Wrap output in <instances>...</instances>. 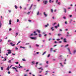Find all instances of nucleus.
Here are the masks:
<instances>
[{"instance_id":"f257e3e1","label":"nucleus","mask_w":76,"mask_h":76,"mask_svg":"<svg viewBox=\"0 0 76 76\" xmlns=\"http://www.w3.org/2000/svg\"><path fill=\"white\" fill-rule=\"evenodd\" d=\"M30 38L32 39H37V37H30Z\"/></svg>"},{"instance_id":"f03ea898","label":"nucleus","mask_w":76,"mask_h":76,"mask_svg":"<svg viewBox=\"0 0 76 76\" xmlns=\"http://www.w3.org/2000/svg\"><path fill=\"white\" fill-rule=\"evenodd\" d=\"M43 3L45 4H47V3H48V1H43Z\"/></svg>"},{"instance_id":"7ed1b4c3","label":"nucleus","mask_w":76,"mask_h":76,"mask_svg":"<svg viewBox=\"0 0 76 76\" xmlns=\"http://www.w3.org/2000/svg\"><path fill=\"white\" fill-rule=\"evenodd\" d=\"M66 38H64V41H63L64 42H67V41H66Z\"/></svg>"},{"instance_id":"20e7f679","label":"nucleus","mask_w":76,"mask_h":76,"mask_svg":"<svg viewBox=\"0 0 76 76\" xmlns=\"http://www.w3.org/2000/svg\"><path fill=\"white\" fill-rule=\"evenodd\" d=\"M10 44H11V45H12V47H13V46H15V44H13V43L12 42L10 43Z\"/></svg>"},{"instance_id":"39448f33","label":"nucleus","mask_w":76,"mask_h":76,"mask_svg":"<svg viewBox=\"0 0 76 76\" xmlns=\"http://www.w3.org/2000/svg\"><path fill=\"white\" fill-rule=\"evenodd\" d=\"M35 62L34 61H32V62H31V65H34V64H35Z\"/></svg>"},{"instance_id":"423d86ee","label":"nucleus","mask_w":76,"mask_h":76,"mask_svg":"<svg viewBox=\"0 0 76 76\" xmlns=\"http://www.w3.org/2000/svg\"><path fill=\"white\" fill-rule=\"evenodd\" d=\"M32 6H33V4H31L30 7L29 8V10H31V9L32 8Z\"/></svg>"},{"instance_id":"0eeeda50","label":"nucleus","mask_w":76,"mask_h":76,"mask_svg":"<svg viewBox=\"0 0 76 76\" xmlns=\"http://www.w3.org/2000/svg\"><path fill=\"white\" fill-rule=\"evenodd\" d=\"M38 69H39V70H41H41H43V69L42 67H41L40 68H38Z\"/></svg>"},{"instance_id":"6e6552de","label":"nucleus","mask_w":76,"mask_h":76,"mask_svg":"<svg viewBox=\"0 0 76 76\" xmlns=\"http://www.w3.org/2000/svg\"><path fill=\"white\" fill-rule=\"evenodd\" d=\"M36 31L37 32H38V33H39V34H40V33H41V32L40 31L38 30H37Z\"/></svg>"},{"instance_id":"1a4fd4ad","label":"nucleus","mask_w":76,"mask_h":76,"mask_svg":"<svg viewBox=\"0 0 76 76\" xmlns=\"http://www.w3.org/2000/svg\"><path fill=\"white\" fill-rule=\"evenodd\" d=\"M44 14L45 17L47 16V15L46 14H45V12H44Z\"/></svg>"},{"instance_id":"9d476101","label":"nucleus","mask_w":76,"mask_h":76,"mask_svg":"<svg viewBox=\"0 0 76 76\" xmlns=\"http://www.w3.org/2000/svg\"><path fill=\"white\" fill-rule=\"evenodd\" d=\"M64 12L65 13H66L67 12V10H66V8H64Z\"/></svg>"},{"instance_id":"9b49d317","label":"nucleus","mask_w":76,"mask_h":76,"mask_svg":"<svg viewBox=\"0 0 76 76\" xmlns=\"http://www.w3.org/2000/svg\"><path fill=\"white\" fill-rule=\"evenodd\" d=\"M48 26H49V24L48 23L47 24V25H45V28H47L48 27Z\"/></svg>"},{"instance_id":"f8f14e48","label":"nucleus","mask_w":76,"mask_h":76,"mask_svg":"<svg viewBox=\"0 0 76 76\" xmlns=\"http://www.w3.org/2000/svg\"><path fill=\"white\" fill-rule=\"evenodd\" d=\"M59 64H60L61 65V66L62 67H64V65H63V64H62V63H59Z\"/></svg>"},{"instance_id":"ddd939ff","label":"nucleus","mask_w":76,"mask_h":76,"mask_svg":"<svg viewBox=\"0 0 76 76\" xmlns=\"http://www.w3.org/2000/svg\"><path fill=\"white\" fill-rule=\"evenodd\" d=\"M54 28V27H52L51 28V29H52V31H53L54 30V29H53Z\"/></svg>"},{"instance_id":"4468645a","label":"nucleus","mask_w":76,"mask_h":76,"mask_svg":"<svg viewBox=\"0 0 76 76\" xmlns=\"http://www.w3.org/2000/svg\"><path fill=\"white\" fill-rule=\"evenodd\" d=\"M39 38H41V37H42V35H41V34H39Z\"/></svg>"},{"instance_id":"2eb2a0df","label":"nucleus","mask_w":76,"mask_h":76,"mask_svg":"<svg viewBox=\"0 0 76 76\" xmlns=\"http://www.w3.org/2000/svg\"><path fill=\"white\" fill-rule=\"evenodd\" d=\"M47 53V51H45L42 54V56H44L45 54H46V53Z\"/></svg>"},{"instance_id":"dca6fc26","label":"nucleus","mask_w":76,"mask_h":76,"mask_svg":"<svg viewBox=\"0 0 76 76\" xmlns=\"http://www.w3.org/2000/svg\"><path fill=\"white\" fill-rule=\"evenodd\" d=\"M7 70H9V66H8L7 68L6 69Z\"/></svg>"},{"instance_id":"f3484780","label":"nucleus","mask_w":76,"mask_h":76,"mask_svg":"<svg viewBox=\"0 0 76 76\" xmlns=\"http://www.w3.org/2000/svg\"><path fill=\"white\" fill-rule=\"evenodd\" d=\"M53 48H50V52H52V51H53Z\"/></svg>"},{"instance_id":"a211bd4d","label":"nucleus","mask_w":76,"mask_h":76,"mask_svg":"<svg viewBox=\"0 0 76 76\" xmlns=\"http://www.w3.org/2000/svg\"><path fill=\"white\" fill-rule=\"evenodd\" d=\"M9 25H11V24H12V23H11V20H9Z\"/></svg>"},{"instance_id":"6ab92c4d","label":"nucleus","mask_w":76,"mask_h":76,"mask_svg":"<svg viewBox=\"0 0 76 76\" xmlns=\"http://www.w3.org/2000/svg\"><path fill=\"white\" fill-rule=\"evenodd\" d=\"M12 69H15L16 71H17V70L16 69V68L15 67H13Z\"/></svg>"},{"instance_id":"aec40b11","label":"nucleus","mask_w":76,"mask_h":76,"mask_svg":"<svg viewBox=\"0 0 76 76\" xmlns=\"http://www.w3.org/2000/svg\"><path fill=\"white\" fill-rule=\"evenodd\" d=\"M35 45L36 46V47H39V45H38L36 44Z\"/></svg>"},{"instance_id":"412c9836","label":"nucleus","mask_w":76,"mask_h":76,"mask_svg":"<svg viewBox=\"0 0 76 76\" xmlns=\"http://www.w3.org/2000/svg\"><path fill=\"white\" fill-rule=\"evenodd\" d=\"M19 69H20V68H22V67H23V66H21L20 64H19Z\"/></svg>"},{"instance_id":"4be33fe9","label":"nucleus","mask_w":76,"mask_h":76,"mask_svg":"<svg viewBox=\"0 0 76 76\" xmlns=\"http://www.w3.org/2000/svg\"><path fill=\"white\" fill-rule=\"evenodd\" d=\"M61 35V34H58V36H59V37H60Z\"/></svg>"},{"instance_id":"5701e85b","label":"nucleus","mask_w":76,"mask_h":76,"mask_svg":"<svg viewBox=\"0 0 76 76\" xmlns=\"http://www.w3.org/2000/svg\"><path fill=\"white\" fill-rule=\"evenodd\" d=\"M67 49L69 51V52H70V49L69 48H67Z\"/></svg>"},{"instance_id":"b1692460","label":"nucleus","mask_w":76,"mask_h":76,"mask_svg":"<svg viewBox=\"0 0 76 76\" xmlns=\"http://www.w3.org/2000/svg\"><path fill=\"white\" fill-rule=\"evenodd\" d=\"M76 53V50H75L74 51L73 53H74V54H75V53Z\"/></svg>"},{"instance_id":"393cba45","label":"nucleus","mask_w":76,"mask_h":76,"mask_svg":"<svg viewBox=\"0 0 76 76\" xmlns=\"http://www.w3.org/2000/svg\"><path fill=\"white\" fill-rule=\"evenodd\" d=\"M1 69L2 70H3V67H1Z\"/></svg>"},{"instance_id":"a878e982","label":"nucleus","mask_w":76,"mask_h":76,"mask_svg":"<svg viewBox=\"0 0 76 76\" xmlns=\"http://www.w3.org/2000/svg\"><path fill=\"white\" fill-rule=\"evenodd\" d=\"M39 11H38L37 14V16L39 15Z\"/></svg>"},{"instance_id":"bb28decb","label":"nucleus","mask_w":76,"mask_h":76,"mask_svg":"<svg viewBox=\"0 0 76 76\" xmlns=\"http://www.w3.org/2000/svg\"><path fill=\"white\" fill-rule=\"evenodd\" d=\"M68 46H69V45L67 44V45H66L65 46V47H68Z\"/></svg>"},{"instance_id":"cd10ccee","label":"nucleus","mask_w":76,"mask_h":76,"mask_svg":"<svg viewBox=\"0 0 76 76\" xmlns=\"http://www.w3.org/2000/svg\"><path fill=\"white\" fill-rule=\"evenodd\" d=\"M29 43H26L25 44V45H29Z\"/></svg>"},{"instance_id":"c85d7f7f","label":"nucleus","mask_w":76,"mask_h":76,"mask_svg":"<svg viewBox=\"0 0 76 76\" xmlns=\"http://www.w3.org/2000/svg\"><path fill=\"white\" fill-rule=\"evenodd\" d=\"M1 23L0 22V28H1Z\"/></svg>"},{"instance_id":"c756f323","label":"nucleus","mask_w":76,"mask_h":76,"mask_svg":"<svg viewBox=\"0 0 76 76\" xmlns=\"http://www.w3.org/2000/svg\"><path fill=\"white\" fill-rule=\"evenodd\" d=\"M22 60H23V61H26V60H25V58L23 59Z\"/></svg>"},{"instance_id":"7c9ffc66","label":"nucleus","mask_w":76,"mask_h":76,"mask_svg":"<svg viewBox=\"0 0 76 76\" xmlns=\"http://www.w3.org/2000/svg\"><path fill=\"white\" fill-rule=\"evenodd\" d=\"M12 53V52H9L7 53V54H11Z\"/></svg>"},{"instance_id":"2f4dec72","label":"nucleus","mask_w":76,"mask_h":76,"mask_svg":"<svg viewBox=\"0 0 76 76\" xmlns=\"http://www.w3.org/2000/svg\"><path fill=\"white\" fill-rule=\"evenodd\" d=\"M50 56V54H49L48 55L47 57H49Z\"/></svg>"},{"instance_id":"473e14b6","label":"nucleus","mask_w":76,"mask_h":76,"mask_svg":"<svg viewBox=\"0 0 76 76\" xmlns=\"http://www.w3.org/2000/svg\"><path fill=\"white\" fill-rule=\"evenodd\" d=\"M8 51H9V52H11V50H7Z\"/></svg>"},{"instance_id":"72a5a7b5","label":"nucleus","mask_w":76,"mask_h":76,"mask_svg":"<svg viewBox=\"0 0 76 76\" xmlns=\"http://www.w3.org/2000/svg\"><path fill=\"white\" fill-rule=\"evenodd\" d=\"M15 63L17 64H19V62H16Z\"/></svg>"},{"instance_id":"f704fd0d","label":"nucleus","mask_w":76,"mask_h":76,"mask_svg":"<svg viewBox=\"0 0 76 76\" xmlns=\"http://www.w3.org/2000/svg\"><path fill=\"white\" fill-rule=\"evenodd\" d=\"M51 12L52 13H53V9H51Z\"/></svg>"},{"instance_id":"c9c22d12","label":"nucleus","mask_w":76,"mask_h":76,"mask_svg":"<svg viewBox=\"0 0 76 76\" xmlns=\"http://www.w3.org/2000/svg\"><path fill=\"white\" fill-rule=\"evenodd\" d=\"M56 40H57V41H60V39H56Z\"/></svg>"},{"instance_id":"e433bc0d","label":"nucleus","mask_w":76,"mask_h":76,"mask_svg":"<svg viewBox=\"0 0 76 76\" xmlns=\"http://www.w3.org/2000/svg\"><path fill=\"white\" fill-rule=\"evenodd\" d=\"M15 50H18V48L17 47H16L15 48Z\"/></svg>"},{"instance_id":"4c0bfd02","label":"nucleus","mask_w":76,"mask_h":76,"mask_svg":"<svg viewBox=\"0 0 76 76\" xmlns=\"http://www.w3.org/2000/svg\"><path fill=\"white\" fill-rule=\"evenodd\" d=\"M58 27V26H55V28H57Z\"/></svg>"},{"instance_id":"58836bf2","label":"nucleus","mask_w":76,"mask_h":76,"mask_svg":"<svg viewBox=\"0 0 76 76\" xmlns=\"http://www.w3.org/2000/svg\"><path fill=\"white\" fill-rule=\"evenodd\" d=\"M56 23H54V24H53V26H54V25H56Z\"/></svg>"},{"instance_id":"ea45409f","label":"nucleus","mask_w":76,"mask_h":76,"mask_svg":"<svg viewBox=\"0 0 76 76\" xmlns=\"http://www.w3.org/2000/svg\"><path fill=\"white\" fill-rule=\"evenodd\" d=\"M45 66L46 67H48V65H47Z\"/></svg>"},{"instance_id":"a19ab883","label":"nucleus","mask_w":76,"mask_h":76,"mask_svg":"<svg viewBox=\"0 0 76 76\" xmlns=\"http://www.w3.org/2000/svg\"><path fill=\"white\" fill-rule=\"evenodd\" d=\"M31 13V12H29L28 13H27V14H28V15H29V13Z\"/></svg>"},{"instance_id":"79ce46f5","label":"nucleus","mask_w":76,"mask_h":76,"mask_svg":"<svg viewBox=\"0 0 76 76\" xmlns=\"http://www.w3.org/2000/svg\"><path fill=\"white\" fill-rule=\"evenodd\" d=\"M24 76H28L27 75V74H25L24 75Z\"/></svg>"},{"instance_id":"37998d69","label":"nucleus","mask_w":76,"mask_h":76,"mask_svg":"<svg viewBox=\"0 0 76 76\" xmlns=\"http://www.w3.org/2000/svg\"><path fill=\"white\" fill-rule=\"evenodd\" d=\"M63 19H66V17H63Z\"/></svg>"},{"instance_id":"c03bdc74","label":"nucleus","mask_w":76,"mask_h":76,"mask_svg":"<svg viewBox=\"0 0 76 76\" xmlns=\"http://www.w3.org/2000/svg\"><path fill=\"white\" fill-rule=\"evenodd\" d=\"M51 39H52L50 38L49 39V41H51Z\"/></svg>"},{"instance_id":"a18cd8bd","label":"nucleus","mask_w":76,"mask_h":76,"mask_svg":"<svg viewBox=\"0 0 76 76\" xmlns=\"http://www.w3.org/2000/svg\"><path fill=\"white\" fill-rule=\"evenodd\" d=\"M29 70L28 69V70H27L26 71V72H29Z\"/></svg>"},{"instance_id":"49530a36","label":"nucleus","mask_w":76,"mask_h":76,"mask_svg":"<svg viewBox=\"0 0 76 76\" xmlns=\"http://www.w3.org/2000/svg\"><path fill=\"white\" fill-rule=\"evenodd\" d=\"M34 35V34H32L30 35V36H32Z\"/></svg>"},{"instance_id":"de8ad7c7","label":"nucleus","mask_w":76,"mask_h":76,"mask_svg":"<svg viewBox=\"0 0 76 76\" xmlns=\"http://www.w3.org/2000/svg\"><path fill=\"white\" fill-rule=\"evenodd\" d=\"M69 17H70V18H72V15H70Z\"/></svg>"},{"instance_id":"09e8293b","label":"nucleus","mask_w":76,"mask_h":76,"mask_svg":"<svg viewBox=\"0 0 76 76\" xmlns=\"http://www.w3.org/2000/svg\"><path fill=\"white\" fill-rule=\"evenodd\" d=\"M22 48H23V49H25V48H26L25 47H23Z\"/></svg>"},{"instance_id":"8fccbe9b","label":"nucleus","mask_w":76,"mask_h":76,"mask_svg":"<svg viewBox=\"0 0 76 76\" xmlns=\"http://www.w3.org/2000/svg\"><path fill=\"white\" fill-rule=\"evenodd\" d=\"M7 73L8 74H10V71H9Z\"/></svg>"},{"instance_id":"3c124183","label":"nucleus","mask_w":76,"mask_h":76,"mask_svg":"<svg viewBox=\"0 0 76 76\" xmlns=\"http://www.w3.org/2000/svg\"><path fill=\"white\" fill-rule=\"evenodd\" d=\"M45 32H43V34H45Z\"/></svg>"},{"instance_id":"603ef678","label":"nucleus","mask_w":76,"mask_h":76,"mask_svg":"<svg viewBox=\"0 0 76 76\" xmlns=\"http://www.w3.org/2000/svg\"><path fill=\"white\" fill-rule=\"evenodd\" d=\"M1 41H2V39H0V42H1Z\"/></svg>"},{"instance_id":"864d4df0","label":"nucleus","mask_w":76,"mask_h":76,"mask_svg":"<svg viewBox=\"0 0 76 76\" xmlns=\"http://www.w3.org/2000/svg\"><path fill=\"white\" fill-rule=\"evenodd\" d=\"M47 34H45L44 35V36H45V37H45V36H47Z\"/></svg>"},{"instance_id":"5fc2aeb1","label":"nucleus","mask_w":76,"mask_h":76,"mask_svg":"<svg viewBox=\"0 0 76 76\" xmlns=\"http://www.w3.org/2000/svg\"><path fill=\"white\" fill-rule=\"evenodd\" d=\"M38 64V62H36V65H37Z\"/></svg>"},{"instance_id":"6e6d98bb","label":"nucleus","mask_w":76,"mask_h":76,"mask_svg":"<svg viewBox=\"0 0 76 76\" xmlns=\"http://www.w3.org/2000/svg\"><path fill=\"white\" fill-rule=\"evenodd\" d=\"M51 0H49V3H51Z\"/></svg>"},{"instance_id":"4d7b16f0","label":"nucleus","mask_w":76,"mask_h":76,"mask_svg":"<svg viewBox=\"0 0 76 76\" xmlns=\"http://www.w3.org/2000/svg\"><path fill=\"white\" fill-rule=\"evenodd\" d=\"M10 62H11V60H9L8 61V63H10Z\"/></svg>"},{"instance_id":"13d9d810","label":"nucleus","mask_w":76,"mask_h":76,"mask_svg":"<svg viewBox=\"0 0 76 76\" xmlns=\"http://www.w3.org/2000/svg\"><path fill=\"white\" fill-rule=\"evenodd\" d=\"M28 21H29V22H31V20H28Z\"/></svg>"},{"instance_id":"bf43d9fd","label":"nucleus","mask_w":76,"mask_h":76,"mask_svg":"<svg viewBox=\"0 0 76 76\" xmlns=\"http://www.w3.org/2000/svg\"><path fill=\"white\" fill-rule=\"evenodd\" d=\"M24 10H26V8L25 7L24 9Z\"/></svg>"},{"instance_id":"052dcab7","label":"nucleus","mask_w":76,"mask_h":76,"mask_svg":"<svg viewBox=\"0 0 76 76\" xmlns=\"http://www.w3.org/2000/svg\"><path fill=\"white\" fill-rule=\"evenodd\" d=\"M20 9H22V7L20 6Z\"/></svg>"},{"instance_id":"680f3d73","label":"nucleus","mask_w":76,"mask_h":76,"mask_svg":"<svg viewBox=\"0 0 76 76\" xmlns=\"http://www.w3.org/2000/svg\"><path fill=\"white\" fill-rule=\"evenodd\" d=\"M46 63L47 64H48V61H46Z\"/></svg>"},{"instance_id":"e2e57ef3","label":"nucleus","mask_w":76,"mask_h":76,"mask_svg":"<svg viewBox=\"0 0 76 76\" xmlns=\"http://www.w3.org/2000/svg\"><path fill=\"white\" fill-rule=\"evenodd\" d=\"M59 43H61V42H62L61 41H59Z\"/></svg>"},{"instance_id":"0e129e2a","label":"nucleus","mask_w":76,"mask_h":76,"mask_svg":"<svg viewBox=\"0 0 76 76\" xmlns=\"http://www.w3.org/2000/svg\"><path fill=\"white\" fill-rule=\"evenodd\" d=\"M39 52H37V54H39Z\"/></svg>"},{"instance_id":"69168bd1","label":"nucleus","mask_w":76,"mask_h":76,"mask_svg":"<svg viewBox=\"0 0 76 76\" xmlns=\"http://www.w3.org/2000/svg\"><path fill=\"white\" fill-rule=\"evenodd\" d=\"M57 46V45H55L53 46V47H56Z\"/></svg>"},{"instance_id":"338daca9","label":"nucleus","mask_w":76,"mask_h":76,"mask_svg":"<svg viewBox=\"0 0 76 76\" xmlns=\"http://www.w3.org/2000/svg\"><path fill=\"white\" fill-rule=\"evenodd\" d=\"M11 30H12V28H10V29H9V31H11Z\"/></svg>"},{"instance_id":"774afa93","label":"nucleus","mask_w":76,"mask_h":76,"mask_svg":"<svg viewBox=\"0 0 76 76\" xmlns=\"http://www.w3.org/2000/svg\"><path fill=\"white\" fill-rule=\"evenodd\" d=\"M37 35V33L34 34V35Z\"/></svg>"}]
</instances>
